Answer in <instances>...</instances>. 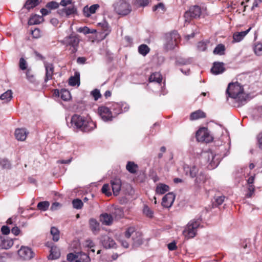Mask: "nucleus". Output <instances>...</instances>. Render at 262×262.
<instances>
[{
	"label": "nucleus",
	"instance_id": "nucleus-1",
	"mask_svg": "<svg viewBox=\"0 0 262 262\" xmlns=\"http://www.w3.org/2000/svg\"><path fill=\"white\" fill-rule=\"evenodd\" d=\"M70 124V127L83 132H89L93 130L96 126L92 121L88 120L84 117L77 114H75L71 117Z\"/></svg>",
	"mask_w": 262,
	"mask_h": 262
},
{
	"label": "nucleus",
	"instance_id": "nucleus-2",
	"mask_svg": "<svg viewBox=\"0 0 262 262\" xmlns=\"http://www.w3.org/2000/svg\"><path fill=\"white\" fill-rule=\"evenodd\" d=\"M226 93L231 98L235 99L239 105L246 103L247 96L244 93V89L238 83H230L226 90Z\"/></svg>",
	"mask_w": 262,
	"mask_h": 262
},
{
	"label": "nucleus",
	"instance_id": "nucleus-3",
	"mask_svg": "<svg viewBox=\"0 0 262 262\" xmlns=\"http://www.w3.org/2000/svg\"><path fill=\"white\" fill-rule=\"evenodd\" d=\"M221 161L220 156L215 155L211 151H205L202 153L199 162L202 166H206L208 169H212L216 167Z\"/></svg>",
	"mask_w": 262,
	"mask_h": 262
},
{
	"label": "nucleus",
	"instance_id": "nucleus-4",
	"mask_svg": "<svg viewBox=\"0 0 262 262\" xmlns=\"http://www.w3.org/2000/svg\"><path fill=\"white\" fill-rule=\"evenodd\" d=\"M165 37V47L167 50L173 49L178 45L180 40V35L176 31L167 33Z\"/></svg>",
	"mask_w": 262,
	"mask_h": 262
},
{
	"label": "nucleus",
	"instance_id": "nucleus-5",
	"mask_svg": "<svg viewBox=\"0 0 262 262\" xmlns=\"http://www.w3.org/2000/svg\"><path fill=\"white\" fill-rule=\"evenodd\" d=\"M200 223L201 220L200 219L191 221L183 231L184 235L187 238L194 237L196 235V229L200 226Z\"/></svg>",
	"mask_w": 262,
	"mask_h": 262
},
{
	"label": "nucleus",
	"instance_id": "nucleus-6",
	"mask_svg": "<svg viewBox=\"0 0 262 262\" xmlns=\"http://www.w3.org/2000/svg\"><path fill=\"white\" fill-rule=\"evenodd\" d=\"M114 10L116 12L121 15H126L131 11L130 5L123 0H120L114 5Z\"/></svg>",
	"mask_w": 262,
	"mask_h": 262
},
{
	"label": "nucleus",
	"instance_id": "nucleus-7",
	"mask_svg": "<svg viewBox=\"0 0 262 262\" xmlns=\"http://www.w3.org/2000/svg\"><path fill=\"white\" fill-rule=\"evenodd\" d=\"M61 42L66 46H70L72 48V53H74L77 50L79 39L76 35H70L64 37Z\"/></svg>",
	"mask_w": 262,
	"mask_h": 262
},
{
	"label": "nucleus",
	"instance_id": "nucleus-8",
	"mask_svg": "<svg viewBox=\"0 0 262 262\" xmlns=\"http://www.w3.org/2000/svg\"><path fill=\"white\" fill-rule=\"evenodd\" d=\"M196 138L199 142L206 143L210 142L213 140V137L210 135L207 128L205 127L201 128L197 131Z\"/></svg>",
	"mask_w": 262,
	"mask_h": 262
},
{
	"label": "nucleus",
	"instance_id": "nucleus-9",
	"mask_svg": "<svg viewBox=\"0 0 262 262\" xmlns=\"http://www.w3.org/2000/svg\"><path fill=\"white\" fill-rule=\"evenodd\" d=\"M201 14V8L198 6H193L190 8L188 11L184 14L185 20L189 21L192 18H197L200 17Z\"/></svg>",
	"mask_w": 262,
	"mask_h": 262
},
{
	"label": "nucleus",
	"instance_id": "nucleus-10",
	"mask_svg": "<svg viewBox=\"0 0 262 262\" xmlns=\"http://www.w3.org/2000/svg\"><path fill=\"white\" fill-rule=\"evenodd\" d=\"M18 255L24 260H29L33 257L34 253L28 247L22 246L18 251Z\"/></svg>",
	"mask_w": 262,
	"mask_h": 262
},
{
	"label": "nucleus",
	"instance_id": "nucleus-11",
	"mask_svg": "<svg viewBox=\"0 0 262 262\" xmlns=\"http://www.w3.org/2000/svg\"><path fill=\"white\" fill-rule=\"evenodd\" d=\"M99 115L104 121H112L113 115L110 110L106 106H100L98 108Z\"/></svg>",
	"mask_w": 262,
	"mask_h": 262
},
{
	"label": "nucleus",
	"instance_id": "nucleus-12",
	"mask_svg": "<svg viewBox=\"0 0 262 262\" xmlns=\"http://www.w3.org/2000/svg\"><path fill=\"white\" fill-rule=\"evenodd\" d=\"M100 241L103 247L110 249L115 247L116 243L114 239L108 235H103L101 236Z\"/></svg>",
	"mask_w": 262,
	"mask_h": 262
},
{
	"label": "nucleus",
	"instance_id": "nucleus-13",
	"mask_svg": "<svg viewBox=\"0 0 262 262\" xmlns=\"http://www.w3.org/2000/svg\"><path fill=\"white\" fill-rule=\"evenodd\" d=\"M184 170L186 175L189 176L191 178H195L199 174L200 171V169L196 165H193L192 167H189L187 165L184 166Z\"/></svg>",
	"mask_w": 262,
	"mask_h": 262
},
{
	"label": "nucleus",
	"instance_id": "nucleus-14",
	"mask_svg": "<svg viewBox=\"0 0 262 262\" xmlns=\"http://www.w3.org/2000/svg\"><path fill=\"white\" fill-rule=\"evenodd\" d=\"M174 199V194L172 192H169L163 198L162 205L164 207L169 208L172 205Z\"/></svg>",
	"mask_w": 262,
	"mask_h": 262
},
{
	"label": "nucleus",
	"instance_id": "nucleus-15",
	"mask_svg": "<svg viewBox=\"0 0 262 262\" xmlns=\"http://www.w3.org/2000/svg\"><path fill=\"white\" fill-rule=\"evenodd\" d=\"M44 65L46 69V76L44 81L45 82H47L48 81L52 79L54 67L52 63L49 62H45Z\"/></svg>",
	"mask_w": 262,
	"mask_h": 262
},
{
	"label": "nucleus",
	"instance_id": "nucleus-16",
	"mask_svg": "<svg viewBox=\"0 0 262 262\" xmlns=\"http://www.w3.org/2000/svg\"><path fill=\"white\" fill-rule=\"evenodd\" d=\"M255 24H253L247 30L242 32H235L233 35V39L234 42L241 41L244 37L249 32L251 29L254 26Z\"/></svg>",
	"mask_w": 262,
	"mask_h": 262
},
{
	"label": "nucleus",
	"instance_id": "nucleus-17",
	"mask_svg": "<svg viewBox=\"0 0 262 262\" xmlns=\"http://www.w3.org/2000/svg\"><path fill=\"white\" fill-rule=\"evenodd\" d=\"M111 185L113 193L115 195H118L121 187V181L119 179H114L111 181Z\"/></svg>",
	"mask_w": 262,
	"mask_h": 262
},
{
	"label": "nucleus",
	"instance_id": "nucleus-18",
	"mask_svg": "<svg viewBox=\"0 0 262 262\" xmlns=\"http://www.w3.org/2000/svg\"><path fill=\"white\" fill-rule=\"evenodd\" d=\"M13 245V241L10 238L0 235V249H8Z\"/></svg>",
	"mask_w": 262,
	"mask_h": 262
},
{
	"label": "nucleus",
	"instance_id": "nucleus-19",
	"mask_svg": "<svg viewBox=\"0 0 262 262\" xmlns=\"http://www.w3.org/2000/svg\"><path fill=\"white\" fill-rule=\"evenodd\" d=\"M99 8L98 4H94L90 7L85 6L83 9V13L85 17H89L91 14L96 12V10Z\"/></svg>",
	"mask_w": 262,
	"mask_h": 262
},
{
	"label": "nucleus",
	"instance_id": "nucleus-20",
	"mask_svg": "<svg viewBox=\"0 0 262 262\" xmlns=\"http://www.w3.org/2000/svg\"><path fill=\"white\" fill-rule=\"evenodd\" d=\"M114 218L112 214L104 213L100 215V221L103 225L110 226L112 224Z\"/></svg>",
	"mask_w": 262,
	"mask_h": 262
},
{
	"label": "nucleus",
	"instance_id": "nucleus-21",
	"mask_svg": "<svg viewBox=\"0 0 262 262\" xmlns=\"http://www.w3.org/2000/svg\"><path fill=\"white\" fill-rule=\"evenodd\" d=\"M111 213L115 220H118L122 218L124 216V212L121 207L115 206L113 207Z\"/></svg>",
	"mask_w": 262,
	"mask_h": 262
},
{
	"label": "nucleus",
	"instance_id": "nucleus-22",
	"mask_svg": "<svg viewBox=\"0 0 262 262\" xmlns=\"http://www.w3.org/2000/svg\"><path fill=\"white\" fill-rule=\"evenodd\" d=\"M224 71L225 68L223 63L219 62H214L211 69V72L215 75L221 74L224 72Z\"/></svg>",
	"mask_w": 262,
	"mask_h": 262
},
{
	"label": "nucleus",
	"instance_id": "nucleus-23",
	"mask_svg": "<svg viewBox=\"0 0 262 262\" xmlns=\"http://www.w3.org/2000/svg\"><path fill=\"white\" fill-rule=\"evenodd\" d=\"M55 94L60 96L61 98L66 101H69L71 98V96L70 92L66 89H61L59 92V90H56L55 91Z\"/></svg>",
	"mask_w": 262,
	"mask_h": 262
},
{
	"label": "nucleus",
	"instance_id": "nucleus-24",
	"mask_svg": "<svg viewBox=\"0 0 262 262\" xmlns=\"http://www.w3.org/2000/svg\"><path fill=\"white\" fill-rule=\"evenodd\" d=\"M133 246L134 247H139L143 244V239L141 233L136 232L132 236Z\"/></svg>",
	"mask_w": 262,
	"mask_h": 262
},
{
	"label": "nucleus",
	"instance_id": "nucleus-25",
	"mask_svg": "<svg viewBox=\"0 0 262 262\" xmlns=\"http://www.w3.org/2000/svg\"><path fill=\"white\" fill-rule=\"evenodd\" d=\"M26 129L25 128H17L15 130V136L16 139L19 141H24L27 136Z\"/></svg>",
	"mask_w": 262,
	"mask_h": 262
},
{
	"label": "nucleus",
	"instance_id": "nucleus-26",
	"mask_svg": "<svg viewBox=\"0 0 262 262\" xmlns=\"http://www.w3.org/2000/svg\"><path fill=\"white\" fill-rule=\"evenodd\" d=\"M60 256L59 249L56 246H52L50 250V254L48 256L49 259H56Z\"/></svg>",
	"mask_w": 262,
	"mask_h": 262
},
{
	"label": "nucleus",
	"instance_id": "nucleus-27",
	"mask_svg": "<svg viewBox=\"0 0 262 262\" xmlns=\"http://www.w3.org/2000/svg\"><path fill=\"white\" fill-rule=\"evenodd\" d=\"M206 117V114L202 110H199L191 113L190 119L191 120H197Z\"/></svg>",
	"mask_w": 262,
	"mask_h": 262
},
{
	"label": "nucleus",
	"instance_id": "nucleus-28",
	"mask_svg": "<svg viewBox=\"0 0 262 262\" xmlns=\"http://www.w3.org/2000/svg\"><path fill=\"white\" fill-rule=\"evenodd\" d=\"M43 20L42 16L39 15H34L32 16L29 20L28 24L29 25H34L39 24Z\"/></svg>",
	"mask_w": 262,
	"mask_h": 262
},
{
	"label": "nucleus",
	"instance_id": "nucleus-29",
	"mask_svg": "<svg viewBox=\"0 0 262 262\" xmlns=\"http://www.w3.org/2000/svg\"><path fill=\"white\" fill-rule=\"evenodd\" d=\"M126 168L130 173L135 174L137 171L138 166L134 162L129 161L126 164Z\"/></svg>",
	"mask_w": 262,
	"mask_h": 262
},
{
	"label": "nucleus",
	"instance_id": "nucleus-30",
	"mask_svg": "<svg viewBox=\"0 0 262 262\" xmlns=\"http://www.w3.org/2000/svg\"><path fill=\"white\" fill-rule=\"evenodd\" d=\"M90 227L91 230L94 233L98 232L100 229L99 223L96 221V220L94 219H90Z\"/></svg>",
	"mask_w": 262,
	"mask_h": 262
},
{
	"label": "nucleus",
	"instance_id": "nucleus-31",
	"mask_svg": "<svg viewBox=\"0 0 262 262\" xmlns=\"http://www.w3.org/2000/svg\"><path fill=\"white\" fill-rule=\"evenodd\" d=\"M41 0H27L24 5V7L29 10L37 6Z\"/></svg>",
	"mask_w": 262,
	"mask_h": 262
},
{
	"label": "nucleus",
	"instance_id": "nucleus-32",
	"mask_svg": "<svg viewBox=\"0 0 262 262\" xmlns=\"http://www.w3.org/2000/svg\"><path fill=\"white\" fill-rule=\"evenodd\" d=\"M162 77L161 75L158 72H155L151 74L149 77V81L156 82L160 83L162 82Z\"/></svg>",
	"mask_w": 262,
	"mask_h": 262
},
{
	"label": "nucleus",
	"instance_id": "nucleus-33",
	"mask_svg": "<svg viewBox=\"0 0 262 262\" xmlns=\"http://www.w3.org/2000/svg\"><path fill=\"white\" fill-rule=\"evenodd\" d=\"M195 178V183L198 185L201 183H204L206 180V176L203 171H200Z\"/></svg>",
	"mask_w": 262,
	"mask_h": 262
},
{
	"label": "nucleus",
	"instance_id": "nucleus-34",
	"mask_svg": "<svg viewBox=\"0 0 262 262\" xmlns=\"http://www.w3.org/2000/svg\"><path fill=\"white\" fill-rule=\"evenodd\" d=\"M169 187L168 185L164 184H160L156 187L157 193L162 194L169 190Z\"/></svg>",
	"mask_w": 262,
	"mask_h": 262
},
{
	"label": "nucleus",
	"instance_id": "nucleus-35",
	"mask_svg": "<svg viewBox=\"0 0 262 262\" xmlns=\"http://www.w3.org/2000/svg\"><path fill=\"white\" fill-rule=\"evenodd\" d=\"M12 98V92L8 90L0 96V99L4 100L5 102L10 101Z\"/></svg>",
	"mask_w": 262,
	"mask_h": 262
},
{
	"label": "nucleus",
	"instance_id": "nucleus-36",
	"mask_svg": "<svg viewBox=\"0 0 262 262\" xmlns=\"http://www.w3.org/2000/svg\"><path fill=\"white\" fill-rule=\"evenodd\" d=\"M0 166L3 169H9L11 168V163L10 161L6 158L0 159Z\"/></svg>",
	"mask_w": 262,
	"mask_h": 262
},
{
	"label": "nucleus",
	"instance_id": "nucleus-37",
	"mask_svg": "<svg viewBox=\"0 0 262 262\" xmlns=\"http://www.w3.org/2000/svg\"><path fill=\"white\" fill-rule=\"evenodd\" d=\"M136 228L134 226L128 227L124 232V236L127 239H130L131 236H133L136 233Z\"/></svg>",
	"mask_w": 262,
	"mask_h": 262
},
{
	"label": "nucleus",
	"instance_id": "nucleus-38",
	"mask_svg": "<svg viewBox=\"0 0 262 262\" xmlns=\"http://www.w3.org/2000/svg\"><path fill=\"white\" fill-rule=\"evenodd\" d=\"M150 51V48L145 44H142L138 47L139 53L143 56H146Z\"/></svg>",
	"mask_w": 262,
	"mask_h": 262
},
{
	"label": "nucleus",
	"instance_id": "nucleus-39",
	"mask_svg": "<svg viewBox=\"0 0 262 262\" xmlns=\"http://www.w3.org/2000/svg\"><path fill=\"white\" fill-rule=\"evenodd\" d=\"M51 234L52 235V239L54 242L58 241L59 239V231L56 227H53L51 228Z\"/></svg>",
	"mask_w": 262,
	"mask_h": 262
},
{
	"label": "nucleus",
	"instance_id": "nucleus-40",
	"mask_svg": "<svg viewBox=\"0 0 262 262\" xmlns=\"http://www.w3.org/2000/svg\"><path fill=\"white\" fill-rule=\"evenodd\" d=\"M149 3L148 0H133V4L136 7H145Z\"/></svg>",
	"mask_w": 262,
	"mask_h": 262
},
{
	"label": "nucleus",
	"instance_id": "nucleus-41",
	"mask_svg": "<svg viewBox=\"0 0 262 262\" xmlns=\"http://www.w3.org/2000/svg\"><path fill=\"white\" fill-rule=\"evenodd\" d=\"M225 50V46L223 44H219L214 49L213 53L214 54H219L220 55H224Z\"/></svg>",
	"mask_w": 262,
	"mask_h": 262
},
{
	"label": "nucleus",
	"instance_id": "nucleus-42",
	"mask_svg": "<svg viewBox=\"0 0 262 262\" xmlns=\"http://www.w3.org/2000/svg\"><path fill=\"white\" fill-rule=\"evenodd\" d=\"M98 25L102 28L103 31V33L105 34V35H107L110 32V27L106 21H104L102 23H99Z\"/></svg>",
	"mask_w": 262,
	"mask_h": 262
},
{
	"label": "nucleus",
	"instance_id": "nucleus-43",
	"mask_svg": "<svg viewBox=\"0 0 262 262\" xmlns=\"http://www.w3.org/2000/svg\"><path fill=\"white\" fill-rule=\"evenodd\" d=\"M50 203L48 201L40 202L37 204V208L39 210L46 211L49 208Z\"/></svg>",
	"mask_w": 262,
	"mask_h": 262
},
{
	"label": "nucleus",
	"instance_id": "nucleus-44",
	"mask_svg": "<svg viewBox=\"0 0 262 262\" xmlns=\"http://www.w3.org/2000/svg\"><path fill=\"white\" fill-rule=\"evenodd\" d=\"M176 62L178 64L180 65H185V64H188L192 62V59L191 58H178Z\"/></svg>",
	"mask_w": 262,
	"mask_h": 262
},
{
	"label": "nucleus",
	"instance_id": "nucleus-45",
	"mask_svg": "<svg viewBox=\"0 0 262 262\" xmlns=\"http://www.w3.org/2000/svg\"><path fill=\"white\" fill-rule=\"evenodd\" d=\"M112 108L114 113L116 114H119L122 113L123 108H122L121 103H115L113 104Z\"/></svg>",
	"mask_w": 262,
	"mask_h": 262
},
{
	"label": "nucleus",
	"instance_id": "nucleus-46",
	"mask_svg": "<svg viewBox=\"0 0 262 262\" xmlns=\"http://www.w3.org/2000/svg\"><path fill=\"white\" fill-rule=\"evenodd\" d=\"M73 207L77 209H81L83 206V202L80 199H75L72 201Z\"/></svg>",
	"mask_w": 262,
	"mask_h": 262
},
{
	"label": "nucleus",
	"instance_id": "nucleus-47",
	"mask_svg": "<svg viewBox=\"0 0 262 262\" xmlns=\"http://www.w3.org/2000/svg\"><path fill=\"white\" fill-rule=\"evenodd\" d=\"M143 211L146 216L148 217H152L153 216L154 212L148 206L145 205Z\"/></svg>",
	"mask_w": 262,
	"mask_h": 262
},
{
	"label": "nucleus",
	"instance_id": "nucleus-48",
	"mask_svg": "<svg viewBox=\"0 0 262 262\" xmlns=\"http://www.w3.org/2000/svg\"><path fill=\"white\" fill-rule=\"evenodd\" d=\"M225 196L223 195L215 196L213 205L215 206L221 205L224 201Z\"/></svg>",
	"mask_w": 262,
	"mask_h": 262
},
{
	"label": "nucleus",
	"instance_id": "nucleus-49",
	"mask_svg": "<svg viewBox=\"0 0 262 262\" xmlns=\"http://www.w3.org/2000/svg\"><path fill=\"white\" fill-rule=\"evenodd\" d=\"M102 192L103 193H104L107 196H110L112 195V192L110 190V187L109 184H105L102 186L101 189Z\"/></svg>",
	"mask_w": 262,
	"mask_h": 262
},
{
	"label": "nucleus",
	"instance_id": "nucleus-50",
	"mask_svg": "<svg viewBox=\"0 0 262 262\" xmlns=\"http://www.w3.org/2000/svg\"><path fill=\"white\" fill-rule=\"evenodd\" d=\"M63 10L66 14L68 16L74 14L76 12V9L73 6L66 7L63 9Z\"/></svg>",
	"mask_w": 262,
	"mask_h": 262
},
{
	"label": "nucleus",
	"instance_id": "nucleus-51",
	"mask_svg": "<svg viewBox=\"0 0 262 262\" xmlns=\"http://www.w3.org/2000/svg\"><path fill=\"white\" fill-rule=\"evenodd\" d=\"M254 53L257 56L262 55V44L257 43L255 46L254 49Z\"/></svg>",
	"mask_w": 262,
	"mask_h": 262
},
{
	"label": "nucleus",
	"instance_id": "nucleus-52",
	"mask_svg": "<svg viewBox=\"0 0 262 262\" xmlns=\"http://www.w3.org/2000/svg\"><path fill=\"white\" fill-rule=\"evenodd\" d=\"M79 82V77L72 76L69 78V84L71 86H75Z\"/></svg>",
	"mask_w": 262,
	"mask_h": 262
},
{
	"label": "nucleus",
	"instance_id": "nucleus-53",
	"mask_svg": "<svg viewBox=\"0 0 262 262\" xmlns=\"http://www.w3.org/2000/svg\"><path fill=\"white\" fill-rule=\"evenodd\" d=\"M26 77L28 80L30 82H34L35 80V77L33 75L31 69H27L26 72Z\"/></svg>",
	"mask_w": 262,
	"mask_h": 262
},
{
	"label": "nucleus",
	"instance_id": "nucleus-54",
	"mask_svg": "<svg viewBox=\"0 0 262 262\" xmlns=\"http://www.w3.org/2000/svg\"><path fill=\"white\" fill-rule=\"evenodd\" d=\"M58 7V3L54 1L50 2L48 3L46 5V7L50 10L55 9L57 8Z\"/></svg>",
	"mask_w": 262,
	"mask_h": 262
},
{
	"label": "nucleus",
	"instance_id": "nucleus-55",
	"mask_svg": "<svg viewBox=\"0 0 262 262\" xmlns=\"http://www.w3.org/2000/svg\"><path fill=\"white\" fill-rule=\"evenodd\" d=\"M91 95L94 97L95 100H97L101 97L100 91L98 89H95L91 92Z\"/></svg>",
	"mask_w": 262,
	"mask_h": 262
},
{
	"label": "nucleus",
	"instance_id": "nucleus-56",
	"mask_svg": "<svg viewBox=\"0 0 262 262\" xmlns=\"http://www.w3.org/2000/svg\"><path fill=\"white\" fill-rule=\"evenodd\" d=\"M161 10V12H164L165 11V8L164 4L162 3H159L158 5L154 6L152 10L154 11H156L158 10Z\"/></svg>",
	"mask_w": 262,
	"mask_h": 262
},
{
	"label": "nucleus",
	"instance_id": "nucleus-57",
	"mask_svg": "<svg viewBox=\"0 0 262 262\" xmlns=\"http://www.w3.org/2000/svg\"><path fill=\"white\" fill-rule=\"evenodd\" d=\"M19 68L22 70L27 69V63L24 58H20L19 63Z\"/></svg>",
	"mask_w": 262,
	"mask_h": 262
},
{
	"label": "nucleus",
	"instance_id": "nucleus-58",
	"mask_svg": "<svg viewBox=\"0 0 262 262\" xmlns=\"http://www.w3.org/2000/svg\"><path fill=\"white\" fill-rule=\"evenodd\" d=\"M255 187L253 185H250L248 187V192L246 194V197L251 198L254 194Z\"/></svg>",
	"mask_w": 262,
	"mask_h": 262
},
{
	"label": "nucleus",
	"instance_id": "nucleus-59",
	"mask_svg": "<svg viewBox=\"0 0 262 262\" xmlns=\"http://www.w3.org/2000/svg\"><path fill=\"white\" fill-rule=\"evenodd\" d=\"M77 31L84 34H90V29L87 27H80L77 29Z\"/></svg>",
	"mask_w": 262,
	"mask_h": 262
},
{
	"label": "nucleus",
	"instance_id": "nucleus-60",
	"mask_svg": "<svg viewBox=\"0 0 262 262\" xmlns=\"http://www.w3.org/2000/svg\"><path fill=\"white\" fill-rule=\"evenodd\" d=\"M198 48L201 51H204L207 49V45L204 42L200 41L198 44Z\"/></svg>",
	"mask_w": 262,
	"mask_h": 262
},
{
	"label": "nucleus",
	"instance_id": "nucleus-61",
	"mask_svg": "<svg viewBox=\"0 0 262 262\" xmlns=\"http://www.w3.org/2000/svg\"><path fill=\"white\" fill-rule=\"evenodd\" d=\"M129 239H127V238L126 239H124L123 238L119 239V242L121 243V245L125 248H127L129 247Z\"/></svg>",
	"mask_w": 262,
	"mask_h": 262
},
{
	"label": "nucleus",
	"instance_id": "nucleus-62",
	"mask_svg": "<svg viewBox=\"0 0 262 262\" xmlns=\"http://www.w3.org/2000/svg\"><path fill=\"white\" fill-rule=\"evenodd\" d=\"M1 231L3 234H4L5 235H7L10 233V229L7 226H3L1 228Z\"/></svg>",
	"mask_w": 262,
	"mask_h": 262
},
{
	"label": "nucleus",
	"instance_id": "nucleus-63",
	"mask_svg": "<svg viewBox=\"0 0 262 262\" xmlns=\"http://www.w3.org/2000/svg\"><path fill=\"white\" fill-rule=\"evenodd\" d=\"M168 248L170 251H173L177 248L176 243L175 242H171L168 244Z\"/></svg>",
	"mask_w": 262,
	"mask_h": 262
},
{
	"label": "nucleus",
	"instance_id": "nucleus-64",
	"mask_svg": "<svg viewBox=\"0 0 262 262\" xmlns=\"http://www.w3.org/2000/svg\"><path fill=\"white\" fill-rule=\"evenodd\" d=\"M257 140L259 145V147L262 149V132L259 133L257 136Z\"/></svg>",
	"mask_w": 262,
	"mask_h": 262
}]
</instances>
